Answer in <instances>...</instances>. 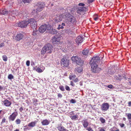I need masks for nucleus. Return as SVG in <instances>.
<instances>
[{
    "mask_svg": "<svg viewBox=\"0 0 131 131\" xmlns=\"http://www.w3.org/2000/svg\"><path fill=\"white\" fill-rule=\"evenodd\" d=\"M99 60V57L96 56L93 57L90 62L91 70L94 73H98L101 70V68L98 67V63Z\"/></svg>",
    "mask_w": 131,
    "mask_h": 131,
    "instance_id": "nucleus-1",
    "label": "nucleus"
},
{
    "mask_svg": "<svg viewBox=\"0 0 131 131\" xmlns=\"http://www.w3.org/2000/svg\"><path fill=\"white\" fill-rule=\"evenodd\" d=\"M53 47L52 45L49 43H48L43 47L41 51V53L42 54H44L46 53H51Z\"/></svg>",
    "mask_w": 131,
    "mask_h": 131,
    "instance_id": "nucleus-2",
    "label": "nucleus"
},
{
    "mask_svg": "<svg viewBox=\"0 0 131 131\" xmlns=\"http://www.w3.org/2000/svg\"><path fill=\"white\" fill-rule=\"evenodd\" d=\"M61 63L62 67H67L68 66L69 61L67 55H65L63 57V58L61 59Z\"/></svg>",
    "mask_w": 131,
    "mask_h": 131,
    "instance_id": "nucleus-3",
    "label": "nucleus"
},
{
    "mask_svg": "<svg viewBox=\"0 0 131 131\" xmlns=\"http://www.w3.org/2000/svg\"><path fill=\"white\" fill-rule=\"evenodd\" d=\"M44 7V5H43V3L40 2H39L35 6V8H36V9H34L32 11V14L33 15L37 14V11L38 12L41 11Z\"/></svg>",
    "mask_w": 131,
    "mask_h": 131,
    "instance_id": "nucleus-4",
    "label": "nucleus"
},
{
    "mask_svg": "<svg viewBox=\"0 0 131 131\" xmlns=\"http://www.w3.org/2000/svg\"><path fill=\"white\" fill-rule=\"evenodd\" d=\"M29 20H27L17 22L15 24V26L17 27H20L21 28H25L30 23Z\"/></svg>",
    "mask_w": 131,
    "mask_h": 131,
    "instance_id": "nucleus-5",
    "label": "nucleus"
},
{
    "mask_svg": "<svg viewBox=\"0 0 131 131\" xmlns=\"http://www.w3.org/2000/svg\"><path fill=\"white\" fill-rule=\"evenodd\" d=\"M71 60L74 62H75L77 64L82 65L83 63V61L78 56H73L71 58Z\"/></svg>",
    "mask_w": 131,
    "mask_h": 131,
    "instance_id": "nucleus-6",
    "label": "nucleus"
},
{
    "mask_svg": "<svg viewBox=\"0 0 131 131\" xmlns=\"http://www.w3.org/2000/svg\"><path fill=\"white\" fill-rule=\"evenodd\" d=\"M66 19L72 24H74L76 22V18L73 16L69 14L66 13Z\"/></svg>",
    "mask_w": 131,
    "mask_h": 131,
    "instance_id": "nucleus-7",
    "label": "nucleus"
},
{
    "mask_svg": "<svg viewBox=\"0 0 131 131\" xmlns=\"http://www.w3.org/2000/svg\"><path fill=\"white\" fill-rule=\"evenodd\" d=\"M109 108L108 104L107 103H103L101 105V109L103 112L107 111Z\"/></svg>",
    "mask_w": 131,
    "mask_h": 131,
    "instance_id": "nucleus-8",
    "label": "nucleus"
},
{
    "mask_svg": "<svg viewBox=\"0 0 131 131\" xmlns=\"http://www.w3.org/2000/svg\"><path fill=\"white\" fill-rule=\"evenodd\" d=\"M52 40L53 44H57L59 43L60 42V38L56 35L53 37Z\"/></svg>",
    "mask_w": 131,
    "mask_h": 131,
    "instance_id": "nucleus-9",
    "label": "nucleus"
},
{
    "mask_svg": "<svg viewBox=\"0 0 131 131\" xmlns=\"http://www.w3.org/2000/svg\"><path fill=\"white\" fill-rule=\"evenodd\" d=\"M87 10L86 8L85 7H78L77 9V12L80 15L84 11H85Z\"/></svg>",
    "mask_w": 131,
    "mask_h": 131,
    "instance_id": "nucleus-10",
    "label": "nucleus"
},
{
    "mask_svg": "<svg viewBox=\"0 0 131 131\" xmlns=\"http://www.w3.org/2000/svg\"><path fill=\"white\" fill-rule=\"evenodd\" d=\"M20 14V12L18 11L15 10H10L8 12V14L9 15H10L13 17H15Z\"/></svg>",
    "mask_w": 131,
    "mask_h": 131,
    "instance_id": "nucleus-11",
    "label": "nucleus"
},
{
    "mask_svg": "<svg viewBox=\"0 0 131 131\" xmlns=\"http://www.w3.org/2000/svg\"><path fill=\"white\" fill-rule=\"evenodd\" d=\"M29 21L31 27L34 29H35L37 27V23L36 20L34 19H31L29 20Z\"/></svg>",
    "mask_w": 131,
    "mask_h": 131,
    "instance_id": "nucleus-12",
    "label": "nucleus"
},
{
    "mask_svg": "<svg viewBox=\"0 0 131 131\" xmlns=\"http://www.w3.org/2000/svg\"><path fill=\"white\" fill-rule=\"evenodd\" d=\"M65 16L66 14H64V15H63V14H60V15L58 14L55 20L56 21L57 23L61 21L62 20L63 17L66 18Z\"/></svg>",
    "mask_w": 131,
    "mask_h": 131,
    "instance_id": "nucleus-13",
    "label": "nucleus"
},
{
    "mask_svg": "<svg viewBox=\"0 0 131 131\" xmlns=\"http://www.w3.org/2000/svg\"><path fill=\"white\" fill-rule=\"evenodd\" d=\"M18 113L17 112H14L9 117V121H13L16 118V117L17 116Z\"/></svg>",
    "mask_w": 131,
    "mask_h": 131,
    "instance_id": "nucleus-14",
    "label": "nucleus"
},
{
    "mask_svg": "<svg viewBox=\"0 0 131 131\" xmlns=\"http://www.w3.org/2000/svg\"><path fill=\"white\" fill-rule=\"evenodd\" d=\"M47 27V25L46 24L42 25L39 28V31L41 33H43L45 31H46Z\"/></svg>",
    "mask_w": 131,
    "mask_h": 131,
    "instance_id": "nucleus-15",
    "label": "nucleus"
},
{
    "mask_svg": "<svg viewBox=\"0 0 131 131\" xmlns=\"http://www.w3.org/2000/svg\"><path fill=\"white\" fill-rule=\"evenodd\" d=\"M24 35L23 33H19L15 37V39L17 41H19L23 38Z\"/></svg>",
    "mask_w": 131,
    "mask_h": 131,
    "instance_id": "nucleus-16",
    "label": "nucleus"
},
{
    "mask_svg": "<svg viewBox=\"0 0 131 131\" xmlns=\"http://www.w3.org/2000/svg\"><path fill=\"white\" fill-rule=\"evenodd\" d=\"M57 128L59 131H67V130L61 124L58 125Z\"/></svg>",
    "mask_w": 131,
    "mask_h": 131,
    "instance_id": "nucleus-17",
    "label": "nucleus"
},
{
    "mask_svg": "<svg viewBox=\"0 0 131 131\" xmlns=\"http://www.w3.org/2000/svg\"><path fill=\"white\" fill-rule=\"evenodd\" d=\"M83 39L82 36H78L76 38V42L78 44L81 43L83 41Z\"/></svg>",
    "mask_w": 131,
    "mask_h": 131,
    "instance_id": "nucleus-18",
    "label": "nucleus"
},
{
    "mask_svg": "<svg viewBox=\"0 0 131 131\" xmlns=\"http://www.w3.org/2000/svg\"><path fill=\"white\" fill-rule=\"evenodd\" d=\"M82 123H83V126L84 128H86L88 126V123L87 119H83L82 121Z\"/></svg>",
    "mask_w": 131,
    "mask_h": 131,
    "instance_id": "nucleus-19",
    "label": "nucleus"
},
{
    "mask_svg": "<svg viewBox=\"0 0 131 131\" xmlns=\"http://www.w3.org/2000/svg\"><path fill=\"white\" fill-rule=\"evenodd\" d=\"M8 12L6 9H3L0 10V13L3 15L7 14Z\"/></svg>",
    "mask_w": 131,
    "mask_h": 131,
    "instance_id": "nucleus-20",
    "label": "nucleus"
},
{
    "mask_svg": "<svg viewBox=\"0 0 131 131\" xmlns=\"http://www.w3.org/2000/svg\"><path fill=\"white\" fill-rule=\"evenodd\" d=\"M3 102L4 105L7 106H9L11 104V102L7 100H4Z\"/></svg>",
    "mask_w": 131,
    "mask_h": 131,
    "instance_id": "nucleus-21",
    "label": "nucleus"
},
{
    "mask_svg": "<svg viewBox=\"0 0 131 131\" xmlns=\"http://www.w3.org/2000/svg\"><path fill=\"white\" fill-rule=\"evenodd\" d=\"M42 124L43 125H48L50 123V121L47 119L43 120L41 122Z\"/></svg>",
    "mask_w": 131,
    "mask_h": 131,
    "instance_id": "nucleus-22",
    "label": "nucleus"
},
{
    "mask_svg": "<svg viewBox=\"0 0 131 131\" xmlns=\"http://www.w3.org/2000/svg\"><path fill=\"white\" fill-rule=\"evenodd\" d=\"M36 123V121L32 122L28 124V126L32 127H34L35 126Z\"/></svg>",
    "mask_w": 131,
    "mask_h": 131,
    "instance_id": "nucleus-23",
    "label": "nucleus"
},
{
    "mask_svg": "<svg viewBox=\"0 0 131 131\" xmlns=\"http://www.w3.org/2000/svg\"><path fill=\"white\" fill-rule=\"evenodd\" d=\"M21 14L23 15V16L24 17H27L28 16V14L27 12L26 11H21L20 13V14Z\"/></svg>",
    "mask_w": 131,
    "mask_h": 131,
    "instance_id": "nucleus-24",
    "label": "nucleus"
},
{
    "mask_svg": "<svg viewBox=\"0 0 131 131\" xmlns=\"http://www.w3.org/2000/svg\"><path fill=\"white\" fill-rule=\"evenodd\" d=\"M50 31L48 33L49 34H56L57 33V30L55 29H53V28L51 30H50Z\"/></svg>",
    "mask_w": 131,
    "mask_h": 131,
    "instance_id": "nucleus-25",
    "label": "nucleus"
},
{
    "mask_svg": "<svg viewBox=\"0 0 131 131\" xmlns=\"http://www.w3.org/2000/svg\"><path fill=\"white\" fill-rule=\"evenodd\" d=\"M46 27V32H48L50 31V29L51 30L53 28L49 24L47 25Z\"/></svg>",
    "mask_w": 131,
    "mask_h": 131,
    "instance_id": "nucleus-26",
    "label": "nucleus"
},
{
    "mask_svg": "<svg viewBox=\"0 0 131 131\" xmlns=\"http://www.w3.org/2000/svg\"><path fill=\"white\" fill-rule=\"evenodd\" d=\"M65 26V24L63 23H62L61 24L59 25L58 27L57 28V29L58 30H59L60 29H62L64 28L63 26Z\"/></svg>",
    "mask_w": 131,
    "mask_h": 131,
    "instance_id": "nucleus-27",
    "label": "nucleus"
},
{
    "mask_svg": "<svg viewBox=\"0 0 131 131\" xmlns=\"http://www.w3.org/2000/svg\"><path fill=\"white\" fill-rule=\"evenodd\" d=\"M70 117L72 120H76L78 119V116L77 115H73L70 116Z\"/></svg>",
    "mask_w": 131,
    "mask_h": 131,
    "instance_id": "nucleus-28",
    "label": "nucleus"
},
{
    "mask_svg": "<svg viewBox=\"0 0 131 131\" xmlns=\"http://www.w3.org/2000/svg\"><path fill=\"white\" fill-rule=\"evenodd\" d=\"M89 52L88 49L85 48L83 51L82 53L84 55H86Z\"/></svg>",
    "mask_w": 131,
    "mask_h": 131,
    "instance_id": "nucleus-29",
    "label": "nucleus"
},
{
    "mask_svg": "<svg viewBox=\"0 0 131 131\" xmlns=\"http://www.w3.org/2000/svg\"><path fill=\"white\" fill-rule=\"evenodd\" d=\"M82 69L81 67H78L77 68H76L75 69V71H77L78 72H80L82 71Z\"/></svg>",
    "mask_w": 131,
    "mask_h": 131,
    "instance_id": "nucleus-30",
    "label": "nucleus"
},
{
    "mask_svg": "<svg viewBox=\"0 0 131 131\" xmlns=\"http://www.w3.org/2000/svg\"><path fill=\"white\" fill-rule=\"evenodd\" d=\"M114 78L116 80H121L122 78V77L119 75H115L114 76Z\"/></svg>",
    "mask_w": 131,
    "mask_h": 131,
    "instance_id": "nucleus-31",
    "label": "nucleus"
},
{
    "mask_svg": "<svg viewBox=\"0 0 131 131\" xmlns=\"http://www.w3.org/2000/svg\"><path fill=\"white\" fill-rule=\"evenodd\" d=\"M110 131H119V130L116 127H114L110 129Z\"/></svg>",
    "mask_w": 131,
    "mask_h": 131,
    "instance_id": "nucleus-32",
    "label": "nucleus"
},
{
    "mask_svg": "<svg viewBox=\"0 0 131 131\" xmlns=\"http://www.w3.org/2000/svg\"><path fill=\"white\" fill-rule=\"evenodd\" d=\"M75 75L71 74L69 76V78L70 80H74V79L76 78Z\"/></svg>",
    "mask_w": 131,
    "mask_h": 131,
    "instance_id": "nucleus-33",
    "label": "nucleus"
},
{
    "mask_svg": "<svg viewBox=\"0 0 131 131\" xmlns=\"http://www.w3.org/2000/svg\"><path fill=\"white\" fill-rule=\"evenodd\" d=\"M126 115L127 116V118L129 120L131 119V114L126 113Z\"/></svg>",
    "mask_w": 131,
    "mask_h": 131,
    "instance_id": "nucleus-34",
    "label": "nucleus"
},
{
    "mask_svg": "<svg viewBox=\"0 0 131 131\" xmlns=\"http://www.w3.org/2000/svg\"><path fill=\"white\" fill-rule=\"evenodd\" d=\"M23 129L24 131H27V130H29V128L28 125H26L24 126Z\"/></svg>",
    "mask_w": 131,
    "mask_h": 131,
    "instance_id": "nucleus-35",
    "label": "nucleus"
},
{
    "mask_svg": "<svg viewBox=\"0 0 131 131\" xmlns=\"http://www.w3.org/2000/svg\"><path fill=\"white\" fill-rule=\"evenodd\" d=\"M14 76L11 74H9L8 77V79L9 80H11L14 78Z\"/></svg>",
    "mask_w": 131,
    "mask_h": 131,
    "instance_id": "nucleus-36",
    "label": "nucleus"
},
{
    "mask_svg": "<svg viewBox=\"0 0 131 131\" xmlns=\"http://www.w3.org/2000/svg\"><path fill=\"white\" fill-rule=\"evenodd\" d=\"M66 32L69 34L71 35L73 34V32L70 29H68L66 31Z\"/></svg>",
    "mask_w": 131,
    "mask_h": 131,
    "instance_id": "nucleus-37",
    "label": "nucleus"
},
{
    "mask_svg": "<svg viewBox=\"0 0 131 131\" xmlns=\"http://www.w3.org/2000/svg\"><path fill=\"white\" fill-rule=\"evenodd\" d=\"M100 121L102 123H103L105 122V120L102 117H100L99 119Z\"/></svg>",
    "mask_w": 131,
    "mask_h": 131,
    "instance_id": "nucleus-38",
    "label": "nucleus"
},
{
    "mask_svg": "<svg viewBox=\"0 0 131 131\" xmlns=\"http://www.w3.org/2000/svg\"><path fill=\"white\" fill-rule=\"evenodd\" d=\"M23 2L25 4L29 3L30 2L31 0H22Z\"/></svg>",
    "mask_w": 131,
    "mask_h": 131,
    "instance_id": "nucleus-39",
    "label": "nucleus"
},
{
    "mask_svg": "<svg viewBox=\"0 0 131 131\" xmlns=\"http://www.w3.org/2000/svg\"><path fill=\"white\" fill-rule=\"evenodd\" d=\"M2 58L3 60L5 61H6L7 60V57L6 55H4L2 56Z\"/></svg>",
    "mask_w": 131,
    "mask_h": 131,
    "instance_id": "nucleus-40",
    "label": "nucleus"
},
{
    "mask_svg": "<svg viewBox=\"0 0 131 131\" xmlns=\"http://www.w3.org/2000/svg\"><path fill=\"white\" fill-rule=\"evenodd\" d=\"M21 122V120L19 119H17L15 121V122L17 124H19Z\"/></svg>",
    "mask_w": 131,
    "mask_h": 131,
    "instance_id": "nucleus-41",
    "label": "nucleus"
},
{
    "mask_svg": "<svg viewBox=\"0 0 131 131\" xmlns=\"http://www.w3.org/2000/svg\"><path fill=\"white\" fill-rule=\"evenodd\" d=\"M70 102L72 103H74L76 102V101L75 100L72 99L70 100Z\"/></svg>",
    "mask_w": 131,
    "mask_h": 131,
    "instance_id": "nucleus-42",
    "label": "nucleus"
},
{
    "mask_svg": "<svg viewBox=\"0 0 131 131\" xmlns=\"http://www.w3.org/2000/svg\"><path fill=\"white\" fill-rule=\"evenodd\" d=\"M37 72H42V70L40 68H37L36 69Z\"/></svg>",
    "mask_w": 131,
    "mask_h": 131,
    "instance_id": "nucleus-43",
    "label": "nucleus"
},
{
    "mask_svg": "<svg viewBox=\"0 0 131 131\" xmlns=\"http://www.w3.org/2000/svg\"><path fill=\"white\" fill-rule=\"evenodd\" d=\"M59 89L62 91H64L65 89L63 86H61L59 87Z\"/></svg>",
    "mask_w": 131,
    "mask_h": 131,
    "instance_id": "nucleus-44",
    "label": "nucleus"
},
{
    "mask_svg": "<svg viewBox=\"0 0 131 131\" xmlns=\"http://www.w3.org/2000/svg\"><path fill=\"white\" fill-rule=\"evenodd\" d=\"M65 89L66 90L68 91H70V89L69 88V87L67 85H66L65 86Z\"/></svg>",
    "mask_w": 131,
    "mask_h": 131,
    "instance_id": "nucleus-45",
    "label": "nucleus"
},
{
    "mask_svg": "<svg viewBox=\"0 0 131 131\" xmlns=\"http://www.w3.org/2000/svg\"><path fill=\"white\" fill-rule=\"evenodd\" d=\"M37 32L38 31L37 30L34 31L33 32L32 35L34 36L36 35L37 34Z\"/></svg>",
    "mask_w": 131,
    "mask_h": 131,
    "instance_id": "nucleus-46",
    "label": "nucleus"
},
{
    "mask_svg": "<svg viewBox=\"0 0 131 131\" xmlns=\"http://www.w3.org/2000/svg\"><path fill=\"white\" fill-rule=\"evenodd\" d=\"M85 5L83 3H80L78 5L79 6H81V7H84Z\"/></svg>",
    "mask_w": 131,
    "mask_h": 131,
    "instance_id": "nucleus-47",
    "label": "nucleus"
},
{
    "mask_svg": "<svg viewBox=\"0 0 131 131\" xmlns=\"http://www.w3.org/2000/svg\"><path fill=\"white\" fill-rule=\"evenodd\" d=\"M26 64L27 66H29L30 64V61L29 60L27 61Z\"/></svg>",
    "mask_w": 131,
    "mask_h": 131,
    "instance_id": "nucleus-48",
    "label": "nucleus"
},
{
    "mask_svg": "<svg viewBox=\"0 0 131 131\" xmlns=\"http://www.w3.org/2000/svg\"><path fill=\"white\" fill-rule=\"evenodd\" d=\"M86 129L88 131H93V130L91 127H88Z\"/></svg>",
    "mask_w": 131,
    "mask_h": 131,
    "instance_id": "nucleus-49",
    "label": "nucleus"
},
{
    "mask_svg": "<svg viewBox=\"0 0 131 131\" xmlns=\"http://www.w3.org/2000/svg\"><path fill=\"white\" fill-rule=\"evenodd\" d=\"M100 128L99 131H105V130L103 128Z\"/></svg>",
    "mask_w": 131,
    "mask_h": 131,
    "instance_id": "nucleus-50",
    "label": "nucleus"
},
{
    "mask_svg": "<svg viewBox=\"0 0 131 131\" xmlns=\"http://www.w3.org/2000/svg\"><path fill=\"white\" fill-rule=\"evenodd\" d=\"M58 97L61 98L62 97V95L61 94L59 93L58 95Z\"/></svg>",
    "mask_w": 131,
    "mask_h": 131,
    "instance_id": "nucleus-51",
    "label": "nucleus"
},
{
    "mask_svg": "<svg viewBox=\"0 0 131 131\" xmlns=\"http://www.w3.org/2000/svg\"><path fill=\"white\" fill-rule=\"evenodd\" d=\"M113 86L112 85H108V87L110 88L111 89L112 88V87Z\"/></svg>",
    "mask_w": 131,
    "mask_h": 131,
    "instance_id": "nucleus-52",
    "label": "nucleus"
},
{
    "mask_svg": "<svg viewBox=\"0 0 131 131\" xmlns=\"http://www.w3.org/2000/svg\"><path fill=\"white\" fill-rule=\"evenodd\" d=\"M94 19L96 21L98 19V16H97L96 17H94Z\"/></svg>",
    "mask_w": 131,
    "mask_h": 131,
    "instance_id": "nucleus-53",
    "label": "nucleus"
},
{
    "mask_svg": "<svg viewBox=\"0 0 131 131\" xmlns=\"http://www.w3.org/2000/svg\"><path fill=\"white\" fill-rule=\"evenodd\" d=\"M6 121V119L5 118H4L2 119V122L4 123Z\"/></svg>",
    "mask_w": 131,
    "mask_h": 131,
    "instance_id": "nucleus-54",
    "label": "nucleus"
},
{
    "mask_svg": "<svg viewBox=\"0 0 131 131\" xmlns=\"http://www.w3.org/2000/svg\"><path fill=\"white\" fill-rule=\"evenodd\" d=\"M125 125L124 124H120V126L122 127H123Z\"/></svg>",
    "mask_w": 131,
    "mask_h": 131,
    "instance_id": "nucleus-55",
    "label": "nucleus"
},
{
    "mask_svg": "<svg viewBox=\"0 0 131 131\" xmlns=\"http://www.w3.org/2000/svg\"><path fill=\"white\" fill-rule=\"evenodd\" d=\"M70 85L73 86H74V85L73 82L72 81H71Z\"/></svg>",
    "mask_w": 131,
    "mask_h": 131,
    "instance_id": "nucleus-56",
    "label": "nucleus"
},
{
    "mask_svg": "<svg viewBox=\"0 0 131 131\" xmlns=\"http://www.w3.org/2000/svg\"><path fill=\"white\" fill-rule=\"evenodd\" d=\"M94 0H88V2L89 3H91L93 2Z\"/></svg>",
    "mask_w": 131,
    "mask_h": 131,
    "instance_id": "nucleus-57",
    "label": "nucleus"
},
{
    "mask_svg": "<svg viewBox=\"0 0 131 131\" xmlns=\"http://www.w3.org/2000/svg\"><path fill=\"white\" fill-rule=\"evenodd\" d=\"M4 43H2L0 44V47H1L4 46Z\"/></svg>",
    "mask_w": 131,
    "mask_h": 131,
    "instance_id": "nucleus-58",
    "label": "nucleus"
},
{
    "mask_svg": "<svg viewBox=\"0 0 131 131\" xmlns=\"http://www.w3.org/2000/svg\"><path fill=\"white\" fill-rule=\"evenodd\" d=\"M128 106H131V101L129 102L128 103Z\"/></svg>",
    "mask_w": 131,
    "mask_h": 131,
    "instance_id": "nucleus-59",
    "label": "nucleus"
},
{
    "mask_svg": "<svg viewBox=\"0 0 131 131\" xmlns=\"http://www.w3.org/2000/svg\"><path fill=\"white\" fill-rule=\"evenodd\" d=\"M23 110V108L22 107H21L19 108V110L21 112H22Z\"/></svg>",
    "mask_w": 131,
    "mask_h": 131,
    "instance_id": "nucleus-60",
    "label": "nucleus"
},
{
    "mask_svg": "<svg viewBox=\"0 0 131 131\" xmlns=\"http://www.w3.org/2000/svg\"><path fill=\"white\" fill-rule=\"evenodd\" d=\"M75 82H77L78 81V79L76 78V79L75 80H73Z\"/></svg>",
    "mask_w": 131,
    "mask_h": 131,
    "instance_id": "nucleus-61",
    "label": "nucleus"
},
{
    "mask_svg": "<svg viewBox=\"0 0 131 131\" xmlns=\"http://www.w3.org/2000/svg\"><path fill=\"white\" fill-rule=\"evenodd\" d=\"M3 88L2 87L1 85H0V89L1 90L3 89Z\"/></svg>",
    "mask_w": 131,
    "mask_h": 131,
    "instance_id": "nucleus-62",
    "label": "nucleus"
},
{
    "mask_svg": "<svg viewBox=\"0 0 131 131\" xmlns=\"http://www.w3.org/2000/svg\"><path fill=\"white\" fill-rule=\"evenodd\" d=\"M80 85H82V83L81 82H80Z\"/></svg>",
    "mask_w": 131,
    "mask_h": 131,
    "instance_id": "nucleus-63",
    "label": "nucleus"
},
{
    "mask_svg": "<svg viewBox=\"0 0 131 131\" xmlns=\"http://www.w3.org/2000/svg\"><path fill=\"white\" fill-rule=\"evenodd\" d=\"M42 15L43 16H41V17H44L45 16H46V14H43V15Z\"/></svg>",
    "mask_w": 131,
    "mask_h": 131,
    "instance_id": "nucleus-64",
    "label": "nucleus"
}]
</instances>
